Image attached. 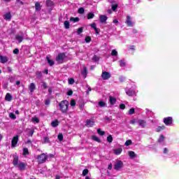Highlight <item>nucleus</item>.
<instances>
[{
    "label": "nucleus",
    "instance_id": "1",
    "mask_svg": "<svg viewBox=\"0 0 179 179\" xmlns=\"http://www.w3.org/2000/svg\"><path fill=\"white\" fill-rule=\"evenodd\" d=\"M59 107L62 114H67L68 108L69 107V102L66 100L62 101L59 103Z\"/></svg>",
    "mask_w": 179,
    "mask_h": 179
},
{
    "label": "nucleus",
    "instance_id": "2",
    "mask_svg": "<svg viewBox=\"0 0 179 179\" xmlns=\"http://www.w3.org/2000/svg\"><path fill=\"white\" fill-rule=\"evenodd\" d=\"M48 156L45 153H42L39 155H37L36 159L38 160V164H43L47 162Z\"/></svg>",
    "mask_w": 179,
    "mask_h": 179
},
{
    "label": "nucleus",
    "instance_id": "3",
    "mask_svg": "<svg viewBox=\"0 0 179 179\" xmlns=\"http://www.w3.org/2000/svg\"><path fill=\"white\" fill-rule=\"evenodd\" d=\"M66 58V55L65 53H59L58 55L56 57V61L57 64H64V61Z\"/></svg>",
    "mask_w": 179,
    "mask_h": 179
},
{
    "label": "nucleus",
    "instance_id": "4",
    "mask_svg": "<svg viewBox=\"0 0 179 179\" xmlns=\"http://www.w3.org/2000/svg\"><path fill=\"white\" fill-rule=\"evenodd\" d=\"M124 167V163L122 161H117L116 163L114 165L115 170H120V169H122Z\"/></svg>",
    "mask_w": 179,
    "mask_h": 179
},
{
    "label": "nucleus",
    "instance_id": "5",
    "mask_svg": "<svg viewBox=\"0 0 179 179\" xmlns=\"http://www.w3.org/2000/svg\"><path fill=\"white\" fill-rule=\"evenodd\" d=\"M125 92L127 96L132 97V96H136V92L131 88H125Z\"/></svg>",
    "mask_w": 179,
    "mask_h": 179
},
{
    "label": "nucleus",
    "instance_id": "6",
    "mask_svg": "<svg viewBox=\"0 0 179 179\" xmlns=\"http://www.w3.org/2000/svg\"><path fill=\"white\" fill-rule=\"evenodd\" d=\"M101 78L103 80H108L111 78V74L107 71H103L101 74Z\"/></svg>",
    "mask_w": 179,
    "mask_h": 179
},
{
    "label": "nucleus",
    "instance_id": "7",
    "mask_svg": "<svg viewBox=\"0 0 179 179\" xmlns=\"http://www.w3.org/2000/svg\"><path fill=\"white\" fill-rule=\"evenodd\" d=\"M17 142H19V136H15L11 141V148H16Z\"/></svg>",
    "mask_w": 179,
    "mask_h": 179
},
{
    "label": "nucleus",
    "instance_id": "8",
    "mask_svg": "<svg viewBox=\"0 0 179 179\" xmlns=\"http://www.w3.org/2000/svg\"><path fill=\"white\" fill-rule=\"evenodd\" d=\"M94 122H95L94 119L87 120L85 126L90 128L94 126Z\"/></svg>",
    "mask_w": 179,
    "mask_h": 179
},
{
    "label": "nucleus",
    "instance_id": "9",
    "mask_svg": "<svg viewBox=\"0 0 179 179\" xmlns=\"http://www.w3.org/2000/svg\"><path fill=\"white\" fill-rule=\"evenodd\" d=\"M164 122L165 125H171V124H173V117H165L164 119Z\"/></svg>",
    "mask_w": 179,
    "mask_h": 179
},
{
    "label": "nucleus",
    "instance_id": "10",
    "mask_svg": "<svg viewBox=\"0 0 179 179\" xmlns=\"http://www.w3.org/2000/svg\"><path fill=\"white\" fill-rule=\"evenodd\" d=\"M17 167H18L20 171H23L26 170V164L24 162H20L17 165Z\"/></svg>",
    "mask_w": 179,
    "mask_h": 179
},
{
    "label": "nucleus",
    "instance_id": "11",
    "mask_svg": "<svg viewBox=\"0 0 179 179\" xmlns=\"http://www.w3.org/2000/svg\"><path fill=\"white\" fill-rule=\"evenodd\" d=\"M138 124L139 127H141L142 128H146V125H148L146 120H139L138 121Z\"/></svg>",
    "mask_w": 179,
    "mask_h": 179
},
{
    "label": "nucleus",
    "instance_id": "12",
    "mask_svg": "<svg viewBox=\"0 0 179 179\" xmlns=\"http://www.w3.org/2000/svg\"><path fill=\"white\" fill-rule=\"evenodd\" d=\"M108 19V17L105 15H101L99 16V20H100L101 23H107Z\"/></svg>",
    "mask_w": 179,
    "mask_h": 179
},
{
    "label": "nucleus",
    "instance_id": "13",
    "mask_svg": "<svg viewBox=\"0 0 179 179\" xmlns=\"http://www.w3.org/2000/svg\"><path fill=\"white\" fill-rule=\"evenodd\" d=\"M13 166H15V167H16L19 164V157H17V155H13Z\"/></svg>",
    "mask_w": 179,
    "mask_h": 179
},
{
    "label": "nucleus",
    "instance_id": "14",
    "mask_svg": "<svg viewBox=\"0 0 179 179\" xmlns=\"http://www.w3.org/2000/svg\"><path fill=\"white\" fill-rule=\"evenodd\" d=\"M126 23L129 27H132L134 26V23H132V21L131 20V16H127Z\"/></svg>",
    "mask_w": 179,
    "mask_h": 179
},
{
    "label": "nucleus",
    "instance_id": "15",
    "mask_svg": "<svg viewBox=\"0 0 179 179\" xmlns=\"http://www.w3.org/2000/svg\"><path fill=\"white\" fill-rule=\"evenodd\" d=\"M29 92L32 94L34 90H36V84L31 83L29 86Z\"/></svg>",
    "mask_w": 179,
    "mask_h": 179
},
{
    "label": "nucleus",
    "instance_id": "16",
    "mask_svg": "<svg viewBox=\"0 0 179 179\" xmlns=\"http://www.w3.org/2000/svg\"><path fill=\"white\" fill-rule=\"evenodd\" d=\"M35 9L36 12H40V10H41V4H40V2L38 1L36 2Z\"/></svg>",
    "mask_w": 179,
    "mask_h": 179
},
{
    "label": "nucleus",
    "instance_id": "17",
    "mask_svg": "<svg viewBox=\"0 0 179 179\" xmlns=\"http://www.w3.org/2000/svg\"><path fill=\"white\" fill-rule=\"evenodd\" d=\"M109 101L112 106H114V104L117 103V99L114 96H109Z\"/></svg>",
    "mask_w": 179,
    "mask_h": 179
},
{
    "label": "nucleus",
    "instance_id": "18",
    "mask_svg": "<svg viewBox=\"0 0 179 179\" xmlns=\"http://www.w3.org/2000/svg\"><path fill=\"white\" fill-rule=\"evenodd\" d=\"M0 61L1 64H6L8 62V57L0 55Z\"/></svg>",
    "mask_w": 179,
    "mask_h": 179
},
{
    "label": "nucleus",
    "instance_id": "19",
    "mask_svg": "<svg viewBox=\"0 0 179 179\" xmlns=\"http://www.w3.org/2000/svg\"><path fill=\"white\" fill-rule=\"evenodd\" d=\"M13 99V97L12 96V95H10V94L7 93L6 96H5V100L6 101H12V99Z\"/></svg>",
    "mask_w": 179,
    "mask_h": 179
},
{
    "label": "nucleus",
    "instance_id": "20",
    "mask_svg": "<svg viewBox=\"0 0 179 179\" xmlns=\"http://www.w3.org/2000/svg\"><path fill=\"white\" fill-rule=\"evenodd\" d=\"M81 75L83 78H86V76H87V68L84 67L83 70L81 71Z\"/></svg>",
    "mask_w": 179,
    "mask_h": 179
},
{
    "label": "nucleus",
    "instance_id": "21",
    "mask_svg": "<svg viewBox=\"0 0 179 179\" xmlns=\"http://www.w3.org/2000/svg\"><path fill=\"white\" fill-rule=\"evenodd\" d=\"M129 156L130 159H135V157H136V154L134 151H129Z\"/></svg>",
    "mask_w": 179,
    "mask_h": 179
},
{
    "label": "nucleus",
    "instance_id": "22",
    "mask_svg": "<svg viewBox=\"0 0 179 179\" xmlns=\"http://www.w3.org/2000/svg\"><path fill=\"white\" fill-rule=\"evenodd\" d=\"M122 152V148H117L113 150V153H115V155H121Z\"/></svg>",
    "mask_w": 179,
    "mask_h": 179
},
{
    "label": "nucleus",
    "instance_id": "23",
    "mask_svg": "<svg viewBox=\"0 0 179 179\" xmlns=\"http://www.w3.org/2000/svg\"><path fill=\"white\" fill-rule=\"evenodd\" d=\"M59 125V122L58 120H54L51 122V126L53 127V128H55Z\"/></svg>",
    "mask_w": 179,
    "mask_h": 179
},
{
    "label": "nucleus",
    "instance_id": "24",
    "mask_svg": "<svg viewBox=\"0 0 179 179\" xmlns=\"http://www.w3.org/2000/svg\"><path fill=\"white\" fill-rule=\"evenodd\" d=\"M12 18V15H10V13H7L4 15V19L6 20H10Z\"/></svg>",
    "mask_w": 179,
    "mask_h": 179
},
{
    "label": "nucleus",
    "instance_id": "25",
    "mask_svg": "<svg viewBox=\"0 0 179 179\" xmlns=\"http://www.w3.org/2000/svg\"><path fill=\"white\" fill-rule=\"evenodd\" d=\"M15 40H17V41H18V43H22L23 41V36H20V35H16Z\"/></svg>",
    "mask_w": 179,
    "mask_h": 179
},
{
    "label": "nucleus",
    "instance_id": "26",
    "mask_svg": "<svg viewBox=\"0 0 179 179\" xmlns=\"http://www.w3.org/2000/svg\"><path fill=\"white\" fill-rule=\"evenodd\" d=\"M46 6H48V7L54 6V1H52L51 0H47L46 1Z\"/></svg>",
    "mask_w": 179,
    "mask_h": 179
},
{
    "label": "nucleus",
    "instance_id": "27",
    "mask_svg": "<svg viewBox=\"0 0 179 179\" xmlns=\"http://www.w3.org/2000/svg\"><path fill=\"white\" fill-rule=\"evenodd\" d=\"M70 22H73V23H76L78 22H79V17H70Z\"/></svg>",
    "mask_w": 179,
    "mask_h": 179
},
{
    "label": "nucleus",
    "instance_id": "28",
    "mask_svg": "<svg viewBox=\"0 0 179 179\" xmlns=\"http://www.w3.org/2000/svg\"><path fill=\"white\" fill-rule=\"evenodd\" d=\"M164 139H165L164 136V135H160V136L158 139V143H162V142H164Z\"/></svg>",
    "mask_w": 179,
    "mask_h": 179
},
{
    "label": "nucleus",
    "instance_id": "29",
    "mask_svg": "<svg viewBox=\"0 0 179 179\" xmlns=\"http://www.w3.org/2000/svg\"><path fill=\"white\" fill-rule=\"evenodd\" d=\"M92 141H95V142H98L99 143H100V142H101L100 138H99V137H97L96 136H92Z\"/></svg>",
    "mask_w": 179,
    "mask_h": 179
},
{
    "label": "nucleus",
    "instance_id": "30",
    "mask_svg": "<svg viewBox=\"0 0 179 179\" xmlns=\"http://www.w3.org/2000/svg\"><path fill=\"white\" fill-rule=\"evenodd\" d=\"M93 17H94V13H89L87 14V19L90 20V19H93Z\"/></svg>",
    "mask_w": 179,
    "mask_h": 179
},
{
    "label": "nucleus",
    "instance_id": "31",
    "mask_svg": "<svg viewBox=\"0 0 179 179\" xmlns=\"http://www.w3.org/2000/svg\"><path fill=\"white\" fill-rule=\"evenodd\" d=\"M22 155L23 156H27V155H29V149H27V148L23 149Z\"/></svg>",
    "mask_w": 179,
    "mask_h": 179
},
{
    "label": "nucleus",
    "instance_id": "32",
    "mask_svg": "<svg viewBox=\"0 0 179 179\" xmlns=\"http://www.w3.org/2000/svg\"><path fill=\"white\" fill-rule=\"evenodd\" d=\"M98 104H99V107H106L107 106V104L106 103V102H104L103 101H99Z\"/></svg>",
    "mask_w": 179,
    "mask_h": 179
},
{
    "label": "nucleus",
    "instance_id": "33",
    "mask_svg": "<svg viewBox=\"0 0 179 179\" xmlns=\"http://www.w3.org/2000/svg\"><path fill=\"white\" fill-rule=\"evenodd\" d=\"M165 128V126H159L158 127H157L156 131L157 132H160V131H163V129H164Z\"/></svg>",
    "mask_w": 179,
    "mask_h": 179
},
{
    "label": "nucleus",
    "instance_id": "34",
    "mask_svg": "<svg viewBox=\"0 0 179 179\" xmlns=\"http://www.w3.org/2000/svg\"><path fill=\"white\" fill-rule=\"evenodd\" d=\"M46 59L48 60V62L50 66H52L54 65V60L50 59V57H47Z\"/></svg>",
    "mask_w": 179,
    "mask_h": 179
},
{
    "label": "nucleus",
    "instance_id": "35",
    "mask_svg": "<svg viewBox=\"0 0 179 179\" xmlns=\"http://www.w3.org/2000/svg\"><path fill=\"white\" fill-rule=\"evenodd\" d=\"M32 122H36V124H38L40 122V119L37 117H32Z\"/></svg>",
    "mask_w": 179,
    "mask_h": 179
},
{
    "label": "nucleus",
    "instance_id": "36",
    "mask_svg": "<svg viewBox=\"0 0 179 179\" xmlns=\"http://www.w3.org/2000/svg\"><path fill=\"white\" fill-rule=\"evenodd\" d=\"M97 133L99 134V135H101V136H103V135L106 134V132L101 131V129H98Z\"/></svg>",
    "mask_w": 179,
    "mask_h": 179
},
{
    "label": "nucleus",
    "instance_id": "37",
    "mask_svg": "<svg viewBox=\"0 0 179 179\" xmlns=\"http://www.w3.org/2000/svg\"><path fill=\"white\" fill-rule=\"evenodd\" d=\"M36 78H38L39 79L43 76V73H41V71H36Z\"/></svg>",
    "mask_w": 179,
    "mask_h": 179
},
{
    "label": "nucleus",
    "instance_id": "38",
    "mask_svg": "<svg viewBox=\"0 0 179 179\" xmlns=\"http://www.w3.org/2000/svg\"><path fill=\"white\" fill-rule=\"evenodd\" d=\"M107 142H108L109 143H111L113 142V136L111 135H109L108 137H107Z\"/></svg>",
    "mask_w": 179,
    "mask_h": 179
},
{
    "label": "nucleus",
    "instance_id": "39",
    "mask_svg": "<svg viewBox=\"0 0 179 179\" xmlns=\"http://www.w3.org/2000/svg\"><path fill=\"white\" fill-rule=\"evenodd\" d=\"M9 117L11 119V120H15L16 118V115L14 114L13 113H10L9 114Z\"/></svg>",
    "mask_w": 179,
    "mask_h": 179
},
{
    "label": "nucleus",
    "instance_id": "40",
    "mask_svg": "<svg viewBox=\"0 0 179 179\" xmlns=\"http://www.w3.org/2000/svg\"><path fill=\"white\" fill-rule=\"evenodd\" d=\"M111 55L113 57H117V55H118V52H117V50H113L111 52Z\"/></svg>",
    "mask_w": 179,
    "mask_h": 179
},
{
    "label": "nucleus",
    "instance_id": "41",
    "mask_svg": "<svg viewBox=\"0 0 179 179\" xmlns=\"http://www.w3.org/2000/svg\"><path fill=\"white\" fill-rule=\"evenodd\" d=\"M119 62L120 66H125L127 65V64L125 63V60L124 59L120 60Z\"/></svg>",
    "mask_w": 179,
    "mask_h": 179
},
{
    "label": "nucleus",
    "instance_id": "42",
    "mask_svg": "<svg viewBox=\"0 0 179 179\" xmlns=\"http://www.w3.org/2000/svg\"><path fill=\"white\" fill-rule=\"evenodd\" d=\"M125 146H129L130 145H132V141L131 140H127L125 143Z\"/></svg>",
    "mask_w": 179,
    "mask_h": 179
},
{
    "label": "nucleus",
    "instance_id": "43",
    "mask_svg": "<svg viewBox=\"0 0 179 179\" xmlns=\"http://www.w3.org/2000/svg\"><path fill=\"white\" fill-rule=\"evenodd\" d=\"M89 174V170L88 169H84L83 171V176L85 177Z\"/></svg>",
    "mask_w": 179,
    "mask_h": 179
},
{
    "label": "nucleus",
    "instance_id": "44",
    "mask_svg": "<svg viewBox=\"0 0 179 179\" xmlns=\"http://www.w3.org/2000/svg\"><path fill=\"white\" fill-rule=\"evenodd\" d=\"M57 138H58L59 141H60V142L64 141V135H62V134H59L57 136Z\"/></svg>",
    "mask_w": 179,
    "mask_h": 179
},
{
    "label": "nucleus",
    "instance_id": "45",
    "mask_svg": "<svg viewBox=\"0 0 179 179\" xmlns=\"http://www.w3.org/2000/svg\"><path fill=\"white\" fill-rule=\"evenodd\" d=\"M78 13H80V15H83V13H85V8H78Z\"/></svg>",
    "mask_w": 179,
    "mask_h": 179
},
{
    "label": "nucleus",
    "instance_id": "46",
    "mask_svg": "<svg viewBox=\"0 0 179 179\" xmlns=\"http://www.w3.org/2000/svg\"><path fill=\"white\" fill-rule=\"evenodd\" d=\"M135 113V108H131L129 110V115H132V114Z\"/></svg>",
    "mask_w": 179,
    "mask_h": 179
},
{
    "label": "nucleus",
    "instance_id": "47",
    "mask_svg": "<svg viewBox=\"0 0 179 179\" xmlns=\"http://www.w3.org/2000/svg\"><path fill=\"white\" fill-rule=\"evenodd\" d=\"M64 24L66 29H69V26H70L69 21H65Z\"/></svg>",
    "mask_w": 179,
    "mask_h": 179
},
{
    "label": "nucleus",
    "instance_id": "48",
    "mask_svg": "<svg viewBox=\"0 0 179 179\" xmlns=\"http://www.w3.org/2000/svg\"><path fill=\"white\" fill-rule=\"evenodd\" d=\"M100 60V58H99V57L94 55L93 57H92V61H94L95 62H98V61Z\"/></svg>",
    "mask_w": 179,
    "mask_h": 179
},
{
    "label": "nucleus",
    "instance_id": "49",
    "mask_svg": "<svg viewBox=\"0 0 179 179\" xmlns=\"http://www.w3.org/2000/svg\"><path fill=\"white\" fill-rule=\"evenodd\" d=\"M81 33H83V27L78 28V31H77V34H80Z\"/></svg>",
    "mask_w": 179,
    "mask_h": 179
},
{
    "label": "nucleus",
    "instance_id": "50",
    "mask_svg": "<svg viewBox=\"0 0 179 179\" xmlns=\"http://www.w3.org/2000/svg\"><path fill=\"white\" fill-rule=\"evenodd\" d=\"M70 105H71L72 107H75V106H76V101H75L74 99L71 100V103H70Z\"/></svg>",
    "mask_w": 179,
    "mask_h": 179
},
{
    "label": "nucleus",
    "instance_id": "51",
    "mask_svg": "<svg viewBox=\"0 0 179 179\" xmlns=\"http://www.w3.org/2000/svg\"><path fill=\"white\" fill-rule=\"evenodd\" d=\"M75 83V80L73 78H70L69 80V85H73Z\"/></svg>",
    "mask_w": 179,
    "mask_h": 179
},
{
    "label": "nucleus",
    "instance_id": "52",
    "mask_svg": "<svg viewBox=\"0 0 179 179\" xmlns=\"http://www.w3.org/2000/svg\"><path fill=\"white\" fill-rule=\"evenodd\" d=\"M67 96H72L73 94V91L72 90H70L66 93Z\"/></svg>",
    "mask_w": 179,
    "mask_h": 179
},
{
    "label": "nucleus",
    "instance_id": "53",
    "mask_svg": "<svg viewBox=\"0 0 179 179\" xmlns=\"http://www.w3.org/2000/svg\"><path fill=\"white\" fill-rule=\"evenodd\" d=\"M45 143H48L50 142V138L48 137H43Z\"/></svg>",
    "mask_w": 179,
    "mask_h": 179
},
{
    "label": "nucleus",
    "instance_id": "54",
    "mask_svg": "<svg viewBox=\"0 0 179 179\" xmlns=\"http://www.w3.org/2000/svg\"><path fill=\"white\" fill-rule=\"evenodd\" d=\"M91 40H92V38H90V36L85 38L86 43H90Z\"/></svg>",
    "mask_w": 179,
    "mask_h": 179
},
{
    "label": "nucleus",
    "instance_id": "55",
    "mask_svg": "<svg viewBox=\"0 0 179 179\" xmlns=\"http://www.w3.org/2000/svg\"><path fill=\"white\" fill-rule=\"evenodd\" d=\"M120 108L121 110H125V104L121 103V104L120 105Z\"/></svg>",
    "mask_w": 179,
    "mask_h": 179
},
{
    "label": "nucleus",
    "instance_id": "56",
    "mask_svg": "<svg viewBox=\"0 0 179 179\" xmlns=\"http://www.w3.org/2000/svg\"><path fill=\"white\" fill-rule=\"evenodd\" d=\"M42 87H43V89H47V87H48V86L47 85V83L43 82L42 83Z\"/></svg>",
    "mask_w": 179,
    "mask_h": 179
},
{
    "label": "nucleus",
    "instance_id": "57",
    "mask_svg": "<svg viewBox=\"0 0 179 179\" xmlns=\"http://www.w3.org/2000/svg\"><path fill=\"white\" fill-rule=\"evenodd\" d=\"M90 27H91L92 29H94V30L97 28V27H96V24H95L94 22L92 23V24H90Z\"/></svg>",
    "mask_w": 179,
    "mask_h": 179
},
{
    "label": "nucleus",
    "instance_id": "58",
    "mask_svg": "<svg viewBox=\"0 0 179 179\" xmlns=\"http://www.w3.org/2000/svg\"><path fill=\"white\" fill-rule=\"evenodd\" d=\"M13 54H15L16 55H17V54H19V49L15 48V49L13 50Z\"/></svg>",
    "mask_w": 179,
    "mask_h": 179
},
{
    "label": "nucleus",
    "instance_id": "59",
    "mask_svg": "<svg viewBox=\"0 0 179 179\" xmlns=\"http://www.w3.org/2000/svg\"><path fill=\"white\" fill-rule=\"evenodd\" d=\"M87 87H88V91L86 92V94L89 95V92H92V88L87 85Z\"/></svg>",
    "mask_w": 179,
    "mask_h": 179
},
{
    "label": "nucleus",
    "instance_id": "60",
    "mask_svg": "<svg viewBox=\"0 0 179 179\" xmlns=\"http://www.w3.org/2000/svg\"><path fill=\"white\" fill-rule=\"evenodd\" d=\"M117 8H118L117 5H113L112 6V10H117Z\"/></svg>",
    "mask_w": 179,
    "mask_h": 179
},
{
    "label": "nucleus",
    "instance_id": "61",
    "mask_svg": "<svg viewBox=\"0 0 179 179\" xmlns=\"http://www.w3.org/2000/svg\"><path fill=\"white\" fill-rule=\"evenodd\" d=\"M111 117H108V116L105 117V121H108V122H110V121H111Z\"/></svg>",
    "mask_w": 179,
    "mask_h": 179
},
{
    "label": "nucleus",
    "instance_id": "62",
    "mask_svg": "<svg viewBox=\"0 0 179 179\" xmlns=\"http://www.w3.org/2000/svg\"><path fill=\"white\" fill-rule=\"evenodd\" d=\"M96 34H99L100 33V29L99 28H95L94 29Z\"/></svg>",
    "mask_w": 179,
    "mask_h": 179
},
{
    "label": "nucleus",
    "instance_id": "63",
    "mask_svg": "<svg viewBox=\"0 0 179 179\" xmlns=\"http://www.w3.org/2000/svg\"><path fill=\"white\" fill-rule=\"evenodd\" d=\"M50 101L49 99H48V100H46V101H45V106L50 105Z\"/></svg>",
    "mask_w": 179,
    "mask_h": 179
},
{
    "label": "nucleus",
    "instance_id": "64",
    "mask_svg": "<svg viewBox=\"0 0 179 179\" xmlns=\"http://www.w3.org/2000/svg\"><path fill=\"white\" fill-rule=\"evenodd\" d=\"M135 122H136V120L135 119H133L130 121V124H135Z\"/></svg>",
    "mask_w": 179,
    "mask_h": 179
}]
</instances>
